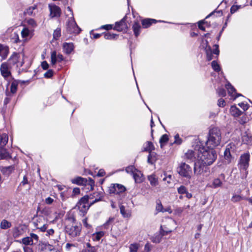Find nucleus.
Returning <instances> with one entry per match:
<instances>
[{
    "label": "nucleus",
    "instance_id": "1",
    "mask_svg": "<svg viewBox=\"0 0 252 252\" xmlns=\"http://www.w3.org/2000/svg\"><path fill=\"white\" fill-rule=\"evenodd\" d=\"M217 158V154L213 148H200L197 153V160L207 166L212 164Z\"/></svg>",
    "mask_w": 252,
    "mask_h": 252
},
{
    "label": "nucleus",
    "instance_id": "2",
    "mask_svg": "<svg viewBox=\"0 0 252 252\" xmlns=\"http://www.w3.org/2000/svg\"><path fill=\"white\" fill-rule=\"evenodd\" d=\"M65 231L70 237L75 238L80 235L81 232V225L76 221L73 217H69L66 220Z\"/></svg>",
    "mask_w": 252,
    "mask_h": 252
},
{
    "label": "nucleus",
    "instance_id": "3",
    "mask_svg": "<svg viewBox=\"0 0 252 252\" xmlns=\"http://www.w3.org/2000/svg\"><path fill=\"white\" fill-rule=\"evenodd\" d=\"M220 131L218 128L215 127L210 130L208 140L206 142L207 148H213L218 146L221 141Z\"/></svg>",
    "mask_w": 252,
    "mask_h": 252
},
{
    "label": "nucleus",
    "instance_id": "4",
    "mask_svg": "<svg viewBox=\"0 0 252 252\" xmlns=\"http://www.w3.org/2000/svg\"><path fill=\"white\" fill-rule=\"evenodd\" d=\"M66 11H68L70 14H68V16L70 15L69 17L68 21L66 23V31L69 33L78 34L81 31L80 28L77 26L75 22L73 11L70 7L68 6L66 8Z\"/></svg>",
    "mask_w": 252,
    "mask_h": 252
},
{
    "label": "nucleus",
    "instance_id": "5",
    "mask_svg": "<svg viewBox=\"0 0 252 252\" xmlns=\"http://www.w3.org/2000/svg\"><path fill=\"white\" fill-rule=\"evenodd\" d=\"M71 182L73 184H77L78 185L88 186V189L90 190H93L94 186V182L91 178H89V179L87 180L86 178L78 177L72 179Z\"/></svg>",
    "mask_w": 252,
    "mask_h": 252
},
{
    "label": "nucleus",
    "instance_id": "6",
    "mask_svg": "<svg viewBox=\"0 0 252 252\" xmlns=\"http://www.w3.org/2000/svg\"><path fill=\"white\" fill-rule=\"evenodd\" d=\"M92 205L91 202L90 203L89 202L88 195H85L80 199L76 205V207L81 213V215L84 216Z\"/></svg>",
    "mask_w": 252,
    "mask_h": 252
},
{
    "label": "nucleus",
    "instance_id": "7",
    "mask_svg": "<svg viewBox=\"0 0 252 252\" xmlns=\"http://www.w3.org/2000/svg\"><path fill=\"white\" fill-rule=\"evenodd\" d=\"M7 63L10 65H16L17 67H22L24 63L23 58L21 57L20 54L16 52L11 55Z\"/></svg>",
    "mask_w": 252,
    "mask_h": 252
},
{
    "label": "nucleus",
    "instance_id": "8",
    "mask_svg": "<svg viewBox=\"0 0 252 252\" xmlns=\"http://www.w3.org/2000/svg\"><path fill=\"white\" fill-rule=\"evenodd\" d=\"M178 173L182 176L190 178L192 174L191 168L185 163H181L177 169Z\"/></svg>",
    "mask_w": 252,
    "mask_h": 252
},
{
    "label": "nucleus",
    "instance_id": "9",
    "mask_svg": "<svg viewBox=\"0 0 252 252\" xmlns=\"http://www.w3.org/2000/svg\"><path fill=\"white\" fill-rule=\"evenodd\" d=\"M250 159V155L249 153H245L241 156L238 164V168L241 171L247 170L249 165Z\"/></svg>",
    "mask_w": 252,
    "mask_h": 252
},
{
    "label": "nucleus",
    "instance_id": "10",
    "mask_svg": "<svg viewBox=\"0 0 252 252\" xmlns=\"http://www.w3.org/2000/svg\"><path fill=\"white\" fill-rule=\"evenodd\" d=\"M126 190V187L119 184H112L108 189V192L109 193L119 194L124 193Z\"/></svg>",
    "mask_w": 252,
    "mask_h": 252
},
{
    "label": "nucleus",
    "instance_id": "11",
    "mask_svg": "<svg viewBox=\"0 0 252 252\" xmlns=\"http://www.w3.org/2000/svg\"><path fill=\"white\" fill-rule=\"evenodd\" d=\"M207 165L203 164V163L197 160L194 164V173L196 175H199L203 174V172L209 171V168L207 167Z\"/></svg>",
    "mask_w": 252,
    "mask_h": 252
},
{
    "label": "nucleus",
    "instance_id": "12",
    "mask_svg": "<svg viewBox=\"0 0 252 252\" xmlns=\"http://www.w3.org/2000/svg\"><path fill=\"white\" fill-rule=\"evenodd\" d=\"M11 65L7 62L1 63L0 66V71L2 76L6 78L11 75Z\"/></svg>",
    "mask_w": 252,
    "mask_h": 252
},
{
    "label": "nucleus",
    "instance_id": "13",
    "mask_svg": "<svg viewBox=\"0 0 252 252\" xmlns=\"http://www.w3.org/2000/svg\"><path fill=\"white\" fill-rule=\"evenodd\" d=\"M50 10V16L51 18L59 17L61 14V10L60 8L54 4H49L48 5Z\"/></svg>",
    "mask_w": 252,
    "mask_h": 252
},
{
    "label": "nucleus",
    "instance_id": "14",
    "mask_svg": "<svg viewBox=\"0 0 252 252\" xmlns=\"http://www.w3.org/2000/svg\"><path fill=\"white\" fill-rule=\"evenodd\" d=\"M103 197V192L101 191H95L93 194L88 195V201L89 199H94L92 202H91V204H94V203L101 201Z\"/></svg>",
    "mask_w": 252,
    "mask_h": 252
},
{
    "label": "nucleus",
    "instance_id": "15",
    "mask_svg": "<svg viewBox=\"0 0 252 252\" xmlns=\"http://www.w3.org/2000/svg\"><path fill=\"white\" fill-rule=\"evenodd\" d=\"M234 144H230L228 145L226 148V149L224 152V157L225 159L226 160L227 163L230 162L231 159V153L234 152Z\"/></svg>",
    "mask_w": 252,
    "mask_h": 252
},
{
    "label": "nucleus",
    "instance_id": "16",
    "mask_svg": "<svg viewBox=\"0 0 252 252\" xmlns=\"http://www.w3.org/2000/svg\"><path fill=\"white\" fill-rule=\"evenodd\" d=\"M64 58L62 54H57L56 51H53L51 53V64L54 65H55L57 63H60L63 61Z\"/></svg>",
    "mask_w": 252,
    "mask_h": 252
},
{
    "label": "nucleus",
    "instance_id": "17",
    "mask_svg": "<svg viewBox=\"0 0 252 252\" xmlns=\"http://www.w3.org/2000/svg\"><path fill=\"white\" fill-rule=\"evenodd\" d=\"M202 46L203 48H204L207 59L208 61H210L213 59V56H212V51L211 48V47L208 45V42L207 40H203L202 41Z\"/></svg>",
    "mask_w": 252,
    "mask_h": 252
},
{
    "label": "nucleus",
    "instance_id": "18",
    "mask_svg": "<svg viewBox=\"0 0 252 252\" xmlns=\"http://www.w3.org/2000/svg\"><path fill=\"white\" fill-rule=\"evenodd\" d=\"M127 29V25L125 22V18L122 19L120 21L115 23L114 29L118 32L125 31Z\"/></svg>",
    "mask_w": 252,
    "mask_h": 252
},
{
    "label": "nucleus",
    "instance_id": "19",
    "mask_svg": "<svg viewBox=\"0 0 252 252\" xmlns=\"http://www.w3.org/2000/svg\"><path fill=\"white\" fill-rule=\"evenodd\" d=\"M18 84V82L16 80H13L10 86V92H6V93L7 96H11L12 94L16 93Z\"/></svg>",
    "mask_w": 252,
    "mask_h": 252
},
{
    "label": "nucleus",
    "instance_id": "20",
    "mask_svg": "<svg viewBox=\"0 0 252 252\" xmlns=\"http://www.w3.org/2000/svg\"><path fill=\"white\" fill-rule=\"evenodd\" d=\"M41 252H60V251L53 246L48 244L42 247Z\"/></svg>",
    "mask_w": 252,
    "mask_h": 252
},
{
    "label": "nucleus",
    "instance_id": "21",
    "mask_svg": "<svg viewBox=\"0 0 252 252\" xmlns=\"http://www.w3.org/2000/svg\"><path fill=\"white\" fill-rule=\"evenodd\" d=\"M14 170L13 166H9L6 167L1 166L0 167V171L2 174L6 176L9 175Z\"/></svg>",
    "mask_w": 252,
    "mask_h": 252
},
{
    "label": "nucleus",
    "instance_id": "22",
    "mask_svg": "<svg viewBox=\"0 0 252 252\" xmlns=\"http://www.w3.org/2000/svg\"><path fill=\"white\" fill-rule=\"evenodd\" d=\"M157 22V21L156 19L147 18L142 21V25L143 28H147L153 24H156Z\"/></svg>",
    "mask_w": 252,
    "mask_h": 252
},
{
    "label": "nucleus",
    "instance_id": "23",
    "mask_svg": "<svg viewBox=\"0 0 252 252\" xmlns=\"http://www.w3.org/2000/svg\"><path fill=\"white\" fill-rule=\"evenodd\" d=\"M74 46L72 43H64L63 44V51L66 54H69L73 51Z\"/></svg>",
    "mask_w": 252,
    "mask_h": 252
},
{
    "label": "nucleus",
    "instance_id": "24",
    "mask_svg": "<svg viewBox=\"0 0 252 252\" xmlns=\"http://www.w3.org/2000/svg\"><path fill=\"white\" fill-rule=\"evenodd\" d=\"M154 149V146L151 142L147 141L143 144L142 151L148 152L149 154Z\"/></svg>",
    "mask_w": 252,
    "mask_h": 252
},
{
    "label": "nucleus",
    "instance_id": "25",
    "mask_svg": "<svg viewBox=\"0 0 252 252\" xmlns=\"http://www.w3.org/2000/svg\"><path fill=\"white\" fill-rule=\"evenodd\" d=\"M230 113L234 117H238L240 116L242 112L240 111L236 106H232L230 108Z\"/></svg>",
    "mask_w": 252,
    "mask_h": 252
},
{
    "label": "nucleus",
    "instance_id": "26",
    "mask_svg": "<svg viewBox=\"0 0 252 252\" xmlns=\"http://www.w3.org/2000/svg\"><path fill=\"white\" fill-rule=\"evenodd\" d=\"M226 88L227 89L229 94L232 97H234V98H236L238 96V95H239V94H236L235 89L229 83L226 85Z\"/></svg>",
    "mask_w": 252,
    "mask_h": 252
},
{
    "label": "nucleus",
    "instance_id": "27",
    "mask_svg": "<svg viewBox=\"0 0 252 252\" xmlns=\"http://www.w3.org/2000/svg\"><path fill=\"white\" fill-rule=\"evenodd\" d=\"M133 177L136 183H141L143 181V174L139 171L136 170L133 173Z\"/></svg>",
    "mask_w": 252,
    "mask_h": 252
},
{
    "label": "nucleus",
    "instance_id": "28",
    "mask_svg": "<svg viewBox=\"0 0 252 252\" xmlns=\"http://www.w3.org/2000/svg\"><path fill=\"white\" fill-rule=\"evenodd\" d=\"M8 136L6 133L0 134V147H3L7 143Z\"/></svg>",
    "mask_w": 252,
    "mask_h": 252
},
{
    "label": "nucleus",
    "instance_id": "29",
    "mask_svg": "<svg viewBox=\"0 0 252 252\" xmlns=\"http://www.w3.org/2000/svg\"><path fill=\"white\" fill-rule=\"evenodd\" d=\"M11 223L7 220L3 219L0 223V228L2 229H6L11 227Z\"/></svg>",
    "mask_w": 252,
    "mask_h": 252
},
{
    "label": "nucleus",
    "instance_id": "30",
    "mask_svg": "<svg viewBox=\"0 0 252 252\" xmlns=\"http://www.w3.org/2000/svg\"><path fill=\"white\" fill-rule=\"evenodd\" d=\"M157 157L156 153L151 152L149 154L148 157V162L151 164H154L157 160Z\"/></svg>",
    "mask_w": 252,
    "mask_h": 252
},
{
    "label": "nucleus",
    "instance_id": "31",
    "mask_svg": "<svg viewBox=\"0 0 252 252\" xmlns=\"http://www.w3.org/2000/svg\"><path fill=\"white\" fill-rule=\"evenodd\" d=\"M9 154L7 152L6 149H3V147H0V159H7L10 158Z\"/></svg>",
    "mask_w": 252,
    "mask_h": 252
},
{
    "label": "nucleus",
    "instance_id": "32",
    "mask_svg": "<svg viewBox=\"0 0 252 252\" xmlns=\"http://www.w3.org/2000/svg\"><path fill=\"white\" fill-rule=\"evenodd\" d=\"M104 232L102 231L96 232L92 235V239L94 241H98L104 236Z\"/></svg>",
    "mask_w": 252,
    "mask_h": 252
},
{
    "label": "nucleus",
    "instance_id": "33",
    "mask_svg": "<svg viewBox=\"0 0 252 252\" xmlns=\"http://www.w3.org/2000/svg\"><path fill=\"white\" fill-rule=\"evenodd\" d=\"M133 31L136 36L139 35L140 32L141 26L138 22H135L132 26Z\"/></svg>",
    "mask_w": 252,
    "mask_h": 252
},
{
    "label": "nucleus",
    "instance_id": "34",
    "mask_svg": "<svg viewBox=\"0 0 252 252\" xmlns=\"http://www.w3.org/2000/svg\"><path fill=\"white\" fill-rule=\"evenodd\" d=\"M185 158L187 159L193 160L196 157L194 155V152L193 151L189 150L186 153L185 155Z\"/></svg>",
    "mask_w": 252,
    "mask_h": 252
},
{
    "label": "nucleus",
    "instance_id": "35",
    "mask_svg": "<svg viewBox=\"0 0 252 252\" xmlns=\"http://www.w3.org/2000/svg\"><path fill=\"white\" fill-rule=\"evenodd\" d=\"M148 179L152 186H155L156 185L157 179V175L155 173L149 175L148 177Z\"/></svg>",
    "mask_w": 252,
    "mask_h": 252
},
{
    "label": "nucleus",
    "instance_id": "36",
    "mask_svg": "<svg viewBox=\"0 0 252 252\" xmlns=\"http://www.w3.org/2000/svg\"><path fill=\"white\" fill-rule=\"evenodd\" d=\"M10 39L14 43H18L20 41L18 34L15 32L11 34Z\"/></svg>",
    "mask_w": 252,
    "mask_h": 252
},
{
    "label": "nucleus",
    "instance_id": "37",
    "mask_svg": "<svg viewBox=\"0 0 252 252\" xmlns=\"http://www.w3.org/2000/svg\"><path fill=\"white\" fill-rule=\"evenodd\" d=\"M36 9L37 6L36 5H34L27 8L25 13L27 15H28L29 16H32L35 14L34 12V10H36Z\"/></svg>",
    "mask_w": 252,
    "mask_h": 252
},
{
    "label": "nucleus",
    "instance_id": "38",
    "mask_svg": "<svg viewBox=\"0 0 252 252\" xmlns=\"http://www.w3.org/2000/svg\"><path fill=\"white\" fill-rule=\"evenodd\" d=\"M222 182L219 178L215 179L212 182V185L210 186V187L213 188H217L221 186Z\"/></svg>",
    "mask_w": 252,
    "mask_h": 252
},
{
    "label": "nucleus",
    "instance_id": "39",
    "mask_svg": "<svg viewBox=\"0 0 252 252\" xmlns=\"http://www.w3.org/2000/svg\"><path fill=\"white\" fill-rule=\"evenodd\" d=\"M22 242L25 245H32L33 244V241L30 237H27L22 239Z\"/></svg>",
    "mask_w": 252,
    "mask_h": 252
},
{
    "label": "nucleus",
    "instance_id": "40",
    "mask_svg": "<svg viewBox=\"0 0 252 252\" xmlns=\"http://www.w3.org/2000/svg\"><path fill=\"white\" fill-rule=\"evenodd\" d=\"M139 247V244L136 243L131 244L129 245V252H137Z\"/></svg>",
    "mask_w": 252,
    "mask_h": 252
},
{
    "label": "nucleus",
    "instance_id": "41",
    "mask_svg": "<svg viewBox=\"0 0 252 252\" xmlns=\"http://www.w3.org/2000/svg\"><path fill=\"white\" fill-rule=\"evenodd\" d=\"M168 141V136L167 134H163L160 139L159 142L160 143V147H162Z\"/></svg>",
    "mask_w": 252,
    "mask_h": 252
},
{
    "label": "nucleus",
    "instance_id": "42",
    "mask_svg": "<svg viewBox=\"0 0 252 252\" xmlns=\"http://www.w3.org/2000/svg\"><path fill=\"white\" fill-rule=\"evenodd\" d=\"M117 35L110 32H106L104 33V38L107 40H112L116 38Z\"/></svg>",
    "mask_w": 252,
    "mask_h": 252
},
{
    "label": "nucleus",
    "instance_id": "43",
    "mask_svg": "<svg viewBox=\"0 0 252 252\" xmlns=\"http://www.w3.org/2000/svg\"><path fill=\"white\" fill-rule=\"evenodd\" d=\"M34 226L37 228L40 229V231L44 232L47 229V225L44 224L43 225H40V224H38L37 222H34Z\"/></svg>",
    "mask_w": 252,
    "mask_h": 252
},
{
    "label": "nucleus",
    "instance_id": "44",
    "mask_svg": "<svg viewBox=\"0 0 252 252\" xmlns=\"http://www.w3.org/2000/svg\"><path fill=\"white\" fill-rule=\"evenodd\" d=\"M245 199L243 196L238 194H234L231 198V201L233 202H237Z\"/></svg>",
    "mask_w": 252,
    "mask_h": 252
},
{
    "label": "nucleus",
    "instance_id": "45",
    "mask_svg": "<svg viewBox=\"0 0 252 252\" xmlns=\"http://www.w3.org/2000/svg\"><path fill=\"white\" fill-rule=\"evenodd\" d=\"M27 24L32 28H35L37 26V24L35 21L33 19H29L26 20Z\"/></svg>",
    "mask_w": 252,
    "mask_h": 252
},
{
    "label": "nucleus",
    "instance_id": "46",
    "mask_svg": "<svg viewBox=\"0 0 252 252\" xmlns=\"http://www.w3.org/2000/svg\"><path fill=\"white\" fill-rule=\"evenodd\" d=\"M120 210L121 214L122 215V216L124 217L127 218V217H128L130 216V214H129V213H127L126 211L125 207L124 206H123V205L120 206Z\"/></svg>",
    "mask_w": 252,
    "mask_h": 252
},
{
    "label": "nucleus",
    "instance_id": "47",
    "mask_svg": "<svg viewBox=\"0 0 252 252\" xmlns=\"http://www.w3.org/2000/svg\"><path fill=\"white\" fill-rule=\"evenodd\" d=\"M114 218L111 217L109 218L108 220L103 225V227L105 229H108L109 228V225L112 224L113 221H114Z\"/></svg>",
    "mask_w": 252,
    "mask_h": 252
},
{
    "label": "nucleus",
    "instance_id": "48",
    "mask_svg": "<svg viewBox=\"0 0 252 252\" xmlns=\"http://www.w3.org/2000/svg\"><path fill=\"white\" fill-rule=\"evenodd\" d=\"M30 31L27 28H24L21 32V35L23 38H27L30 35Z\"/></svg>",
    "mask_w": 252,
    "mask_h": 252
},
{
    "label": "nucleus",
    "instance_id": "49",
    "mask_svg": "<svg viewBox=\"0 0 252 252\" xmlns=\"http://www.w3.org/2000/svg\"><path fill=\"white\" fill-rule=\"evenodd\" d=\"M213 69L216 71H219L220 69L219 64L215 61L211 63Z\"/></svg>",
    "mask_w": 252,
    "mask_h": 252
},
{
    "label": "nucleus",
    "instance_id": "50",
    "mask_svg": "<svg viewBox=\"0 0 252 252\" xmlns=\"http://www.w3.org/2000/svg\"><path fill=\"white\" fill-rule=\"evenodd\" d=\"M161 231L160 233L162 235H164L165 234H167L172 231V230L167 227H165V229L163 228V226L162 225H161Z\"/></svg>",
    "mask_w": 252,
    "mask_h": 252
},
{
    "label": "nucleus",
    "instance_id": "51",
    "mask_svg": "<svg viewBox=\"0 0 252 252\" xmlns=\"http://www.w3.org/2000/svg\"><path fill=\"white\" fill-rule=\"evenodd\" d=\"M158 211H160L162 212H167L169 214L172 213V210L170 207H168L166 209H163L162 206L159 205V204H158Z\"/></svg>",
    "mask_w": 252,
    "mask_h": 252
},
{
    "label": "nucleus",
    "instance_id": "52",
    "mask_svg": "<svg viewBox=\"0 0 252 252\" xmlns=\"http://www.w3.org/2000/svg\"><path fill=\"white\" fill-rule=\"evenodd\" d=\"M61 36V29L59 28L55 30L53 33V37L55 39H57Z\"/></svg>",
    "mask_w": 252,
    "mask_h": 252
},
{
    "label": "nucleus",
    "instance_id": "53",
    "mask_svg": "<svg viewBox=\"0 0 252 252\" xmlns=\"http://www.w3.org/2000/svg\"><path fill=\"white\" fill-rule=\"evenodd\" d=\"M126 172L128 173H131L133 175V173L136 172V169L133 166H130L127 167L126 169Z\"/></svg>",
    "mask_w": 252,
    "mask_h": 252
},
{
    "label": "nucleus",
    "instance_id": "54",
    "mask_svg": "<svg viewBox=\"0 0 252 252\" xmlns=\"http://www.w3.org/2000/svg\"><path fill=\"white\" fill-rule=\"evenodd\" d=\"M178 192L180 194H184L186 193L187 192V189L184 186H180L178 189Z\"/></svg>",
    "mask_w": 252,
    "mask_h": 252
},
{
    "label": "nucleus",
    "instance_id": "55",
    "mask_svg": "<svg viewBox=\"0 0 252 252\" xmlns=\"http://www.w3.org/2000/svg\"><path fill=\"white\" fill-rule=\"evenodd\" d=\"M239 106L244 110H247L249 108V105L244 102L238 104Z\"/></svg>",
    "mask_w": 252,
    "mask_h": 252
},
{
    "label": "nucleus",
    "instance_id": "56",
    "mask_svg": "<svg viewBox=\"0 0 252 252\" xmlns=\"http://www.w3.org/2000/svg\"><path fill=\"white\" fill-rule=\"evenodd\" d=\"M53 75V72L52 70H48L45 74L44 77L47 78H51Z\"/></svg>",
    "mask_w": 252,
    "mask_h": 252
},
{
    "label": "nucleus",
    "instance_id": "57",
    "mask_svg": "<svg viewBox=\"0 0 252 252\" xmlns=\"http://www.w3.org/2000/svg\"><path fill=\"white\" fill-rule=\"evenodd\" d=\"M75 247V246L73 244H70V243H67L65 245V249L66 251H70L72 248Z\"/></svg>",
    "mask_w": 252,
    "mask_h": 252
},
{
    "label": "nucleus",
    "instance_id": "58",
    "mask_svg": "<svg viewBox=\"0 0 252 252\" xmlns=\"http://www.w3.org/2000/svg\"><path fill=\"white\" fill-rule=\"evenodd\" d=\"M174 143H176L177 144H180L182 143V140L179 137V135L178 134H177V135H176L175 136V141H174Z\"/></svg>",
    "mask_w": 252,
    "mask_h": 252
},
{
    "label": "nucleus",
    "instance_id": "59",
    "mask_svg": "<svg viewBox=\"0 0 252 252\" xmlns=\"http://www.w3.org/2000/svg\"><path fill=\"white\" fill-rule=\"evenodd\" d=\"M80 189L78 188H75L73 189L72 195H78V194H80Z\"/></svg>",
    "mask_w": 252,
    "mask_h": 252
},
{
    "label": "nucleus",
    "instance_id": "60",
    "mask_svg": "<svg viewBox=\"0 0 252 252\" xmlns=\"http://www.w3.org/2000/svg\"><path fill=\"white\" fill-rule=\"evenodd\" d=\"M218 104L220 107H224L225 105V101L224 99L220 98L218 100Z\"/></svg>",
    "mask_w": 252,
    "mask_h": 252
},
{
    "label": "nucleus",
    "instance_id": "61",
    "mask_svg": "<svg viewBox=\"0 0 252 252\" xmlns=\"http://www.w3.org/2000/svg\"><path fill=\"white\" fill-rule=\"evenodd\" d=\"M53 201L54 199L50 197L46 198L45 200V202L48 205L51 204L53 202Z\"/></svg>",
    "mask_w": 252,
    "mask_h": 252
},
{
    "label": "nucleus",
    "instance_id": "62",
    "mask_svg": "<svg viewBox=\"0 0 252 252\" xmlns=\"http://www.w3.org/2000/svg\"><path fill=\"white\" fill-rule=\"evenodd\" d=\"M163 180L164 181H166L167 184H170L172 180V177L171 175H169L166 177H164L163 179Z\"/></svg>",
    "mask_w": 252,
    "mask_h": 252
},
{
    "label": "nucleus",
    "instance_id": "63",
    "mask_svg": "<svg viewBox=\"0 0 252 252\" xmlns=\"http://www.w3.org/2000/svg\"><path fill=\"white\" fill-rule=\"evenodd\" d=\"M41 66L43 69L46 70L48 69L49 64L46 61H44L41 63Z\"/></svg>",
    "mask_w": 252,
    "mask_h": 252
},
{
    "label": "nucleus",
    "instance_id": "64",
    "mask_svg": "<svg viewBox=\"0 0 252 252\" xmlns=\"http://www.w3.org/2000/svg\"><path fill=\"white\" fill-rule=\"evenodd\" d=\"M239 7L237 5H233L231 7V9H230V12L232 14V13H234V12H235L238 9H239Z\"/></svg>",
    "mask_w": 252,
    "mask_h": 252
}]
</instances>
